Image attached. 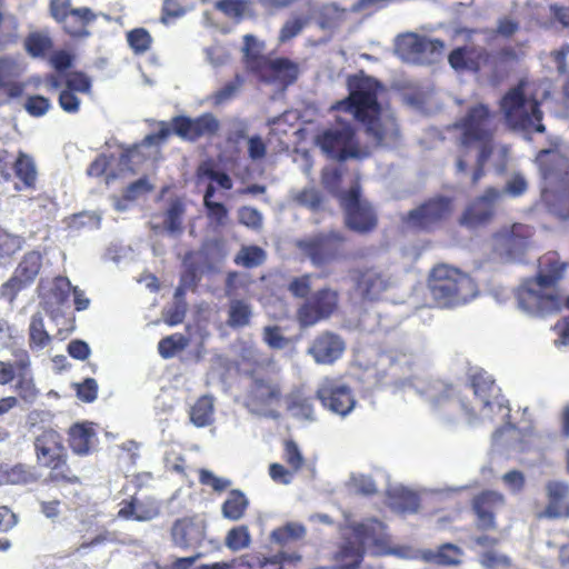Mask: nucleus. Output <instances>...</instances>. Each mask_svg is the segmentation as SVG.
Masks as SVG:
<instances>
[{"mask_svg":"<svg viewBox=\"0 0 569 569\" xmlns=\"http://www.w3.org/2000/svg\"><path fill=\"white\" fill-rule=\"evenodd\" d=\"M423 37L416 33H409L398 42L399 51L408 59L423 61L422 48Z\"/></svg>","mask_w":569,"mask_h":569,"instance_id":"nucleus-46","label":"nucleus"},{"mask_svg":"<svg viewBox=\"0 0 569 569\" xmlns=\"http://www.w3.org/2000/svg\"><path fill=\"white\" fill-rule=\"evenodd\" d=\"M239 222L251 229H260L262 226L261 213L252 207H241L238 211Z\"/></svg>","mask_w":569,"mask_h":569,"instance_id":"nucleus-64","label":"nucleus"},{"mask_svg":"<svg viewBox=\"0 0 569 569\" xmlns=\"http://www.w3.org/2000/svg\"><path fill=\"white\" fill-rule=\"evenodd\" d=\"M187 313V302H173L163 311V320L170 326H177L183 322Z\"/></svg>","mask_w":569,"mask_h":569,"instance_id":"nucleus-61","label":"nucleus"},{"mask_svg":"<svg viewBox=\"0 0 569 569\" xmlns=\"http://www.w3.org/2000/svg\"><path fill=\"white\" fill-rule=\"evenodd\" d=\"M97 19V14L88 7L73 9L61 22L63 31L74 39L88 38L91 33L88 26Z\"/></svg>","mask_w":569,"mask_h":569,"instance_id":"nucleus-28","label":"nucleus"},{"mask_svg":"<svg viewBox=\"0 0 569 569\" xmlns=\"http://www.w3.org/2000/svg\"><path fill=\"white\" fill-rule=\"evenodd\" d=\"M214 413V398L210 395L199 397L189 410L190 421L198 428L212 423Z\"/></svg>","mask_w":569,"mask_h":569,"instance_id":"nucleus-39","label":"nucleus"},{"mask_svg":"<svg viewBox=\"0 0 569 569\" xmlns=\"http://www.w3.org/2000/svg\"><path fill=\"white\" fill-rule=\"evenodd\" d=\"M312 274L305 273L299 277H295L288 283V291L292 297L306 300L312 292Z\"/></svg>","mask_w":569,"mask_h":569,"instance_id":"nucleus-55","label":"nucleus"},{"mask_svg":"<svg viewBox=\"0 0 569 569\" xmlns=\"http://www.w3.org/2000/svg\"><path fill=\"white\" fill-rule=\"evenodd\" d=\"M500 107L506 121L512 128L533 129L538 133L546 131L540 103L536 99L529 101L526 98L522 84L509 89L502 97Z\"/></svg>","mask_w":569,"mask_h":569,"instance_id":"nucleus-5","label":"nucleus"},{"mask_svg":"<svg viewBox=\"0 0 569 569\" xmlns=\"http://www.w3.org/2000/svg\"><path fill=\"white\" fill-rule=\"evenodd\" d=\"M50 64L58 71L63 72L73 64L74 56L67 50H57L48 56Z\"/></svg>","mask_w":569,"mask_h":569,"instance_id":"nucleus-63","label":"nucleus"},{"mask_svg":"<svg viewBox=\"0 0 569 569\" xmlns=\"http://www.w3.org/2000/svg\"><path fill=\"white\" fill-rule=\"evenodd\" d=\"M283 460L293 472L299 471L303 467L305 459L296 441L291 439L284 441Z\"/></svg>","mask_w":569,"mask_h":569,"instance_id":"nucleus-57","label":"nucleus"},{"mask_svg":"<svg viewBox=\"0 0 569 569\" xmlns=\"http://www.w3.org/2000/svg\"><path fill=\"white\" fill-rule=\"evenodd\" d=\"M216 193V187L209 183L203 194V206L207 210V217L209 221L216 227H224L229 221V211L227 207L221 203L213 201L212 198Z\"/></svg>","mask_w":569,"mask_h":569,"instance_id":"nucleus-38","label":"nucleus"},{"mask_svg":"<svg viewBox=\"0 0 569 569\" xmlns=\"http://www.w3.org/2000/svg\"><path fill=\"white\" fill-rule=\"evenodd\" d=\"M160 513V503L152 497L139 499L130 496L119 503L117 518L126 521L146 522L157 518Z\"/></svg>","mask_w":569,"mask_h":569,"instance_id":"nucleus-23","label":"nucleus"},{"mask_svg":"<svg viewBox=\"0 0 569 569\" xmlns=\"http://www.w3.org/2000/svg\"><path fill=\"white\" fill-rule=\"evenodd\" d=\"M196 177L199 182L202 180H210L224 190H230L233 187L230 176L223 171L217 170L212 160L202 161L197 167Z\"/></svg>","mask_w":569,"mask_h":569,"instance_id":"nucleus-43","label":"nucleus"},{"mask_svg":"<svg viewBox=\"0 0 569 569\" xmlns=\"http://www.w3.org/2000/svg\"><path fill=\"white\" fill-rule=\"evenodd\" d=\"M506 498L495 490H482L471 499V510L478 530L490 531L497 529L496 516L505 507Z\"/></svg>","mask_w":569,"mask_h":569,"instance_id":"nucleus-17","label":"nucleus"},{"mask_svg":"<svg viewBox=\"0 0 569 569\" xmlns=\"http://www.w3.org/2000/svg\"><path fill=\"white\" fill-rule=\"evenodd\" d=\"M569 263L557 251H548L538 260L535 277L527 279L516 292L519 307L530 315L543 316L562 309L563 295L557 289Z\"/></svg>","mask_w":569,"mask_h":569,"instance_id":"nucleus-2","label":"nucleus"},{"mask_svg":"<svg viewBox=\"0 0 569 569\" xmlns=\"http://www.w3.org/2000/svg\"><path fill=\"white\" fill-rule=\"evenodd\" d=\"M347 87L348 96L332 104V110L351 113L378 143L399 136V128L393 118H380L382 108L378 96L382 86L378 80L363 73L353 74L348 78Z\"/></svg>","mask_w":569,"mask_h":569,"instance_id":"nucleus-1","label":"nucleus"},{"mask_svg":"<svg viewBox=\"0 0 569 569\" xmlns=\"http://www.w3.org/2000/svg\"><path fill=\"white\" fill-rule=\"evenodd\" d=\"M79 93L73 92L69 89L63 88L58 98L60 108L67 113H78L81 107V100L78 97Z\"/></svg>","mask_w":569,"mask_h":569,"instance_id":"nucleus-60","label":"nucleus"},{"mask_svg":"<svg viewBox=\"0 0 569 569\" xmlns=\"http://www.w3.org/2000/svg\"><path fill=\"white\" fill-rule=\"evenodd\" d=\"M383 528L382 522L377 519H370L360 523H357L353 528V531L361 541L369 542L370 540H375L376 531L381 530Z\"/></svg>","mask_w":569,"mask_h":569,"instance_id":"nucleus-59","label":"nucleus"},{"mask_svg":"<svg viewBox=\"0 0 569 569\" xmlns=\"http://www.w3.org/2000/svg\"><path fill=\"white\" fill-rule=\"evenodd\" d=\"M295 200L300 206H303V207L308 208L309 210L316 212V211H319L322 209L325 198L320 190H318L313 187H310V188H305L301 191H299L297 193V196L295 197Z\"/></svg>","mask_w":569,"mask_h":569,"instance_id":"nucleus-52","label":"nucleus"},{"mask_svg":"<svg viewBox=\"0 0 569 569\" xmlns=\"http://www.w3.org/2000/svg\"><path fill=\"white\" fill-rule=\"evenodd\" d=\"M96 441L97 432L92 422H76L68 430L69 447L78 456L90 455Z\"/></svg>","mask_w":569,"mask_h":569,"instance_id":"nucleus-27","label":"nucleus"},{"mask_svg":"<svg viewBox=\"0 0 569 569\" xmlns=\"http://www.w3.org/2000/svg\"><path fill=\"white\" fill-rule=\"evenodd\" d=\"M214 9L234 22L254 20L258 17L254 0H218Z\"/></svg>","mask_w":569,"mask_h":569,"instance_id":"nucleus-31","label":"nucleus"},{"mask_svg":"<svg viewBox=\"0 0 569 569\" xmlns=\"http://www.w3.org/2000/svg\"><path fill=\"white\" fill-rule=\"evenodd\" d=\"M340 295L331 287L313 291L296 311L300 328H310L331 318L339 308Z\"/></svg>","mask_w":569,"mask_h":569,"instance_id":"nucleus-12","label":"nucleus"},{"mask_svg":"<svg viewBox=\"0 0 569 569\" xmlns=\"http://www.w3.org/2000/svg\"><path fill=\"white\" fill-rule=\"evenodd\" d=\"M64 88L79 94H90L92 90V81L90 77L82 71H73L66 76L63 81Z\"/></svg>","mask_w":569,"mask_h":569,"instance_id":"nucleus-50","label":"nucleus"},{"mask_svg":"<svg viewBox=\"0 0 569 569\" xmlns=\"http://www.w3.org/2000/svg\"><path fill=\"white\" fill-rule=\"evenodd\" d=\"M316 143L325 154L338 161L361 159L366 156L360 148L356 128L340 118L317 136Z\"/></svg>","mask_w":569,"mask_h":569,"instance_id":"nucleus-8","label":"nucleus"},{"mask_svg":"<svg viewBox=\"0 0 569 569\" xmlns=\"http://www.w3.org/2000/svg\"><path fill=\"white\" fill-rule=\"evenodd\" d=\"M68 453L49 460L43 467L49 470L44 481L53 485H81V479L68 463Z\"/></svg>","mask_w":569,"mask_h":569,"instance_id":"nucleus-33","label":"nucleus"},{"mask_svg":"<svg viewBox=\"0 0 569 569\" xmlns=\"http://www.w3.org/2000/svg\"><path fill=\"white\" fill-rule=\"evenodd\" d=\"M339 204L343 211L345 226L359 234H368L378 226V214L373 206L361 194L358 183L339 194Z\"/></svg>","mask_w":569,"mask_h":569,"instance_id":"nucleus-10","label":"nucleus"},{"mask_svg":"<svg viewBox=\"0 0 569 569\" xmlns=\"http://www.w3.org/2000/svg\"><path fill=\"white\" fill-rule=\"evenodd\" d=\"M453 211V198L437 194L408 211L402 221L412 230L432 232L442 227L451 218Z\"/></svg>","mask_w":569,"mask_h":569,"instance_id":"nucleus-9","label":"nucleus"},{"mask_svg":"<svg viewBox=\"0 0 569 569\" xmlns=\"http://www.w3.org/2000/svg\"><path fill=\"white\" fill-rule=\"evenodd\" d=\"M34 453L40 466H44L49 460H54L68 453L63 445L62 436L54 429H44L33 441Z\"/></svg>","mask_w":569,"mask_h":569,"instance_id":"nucleus-26","label":"nucleus"},{"mask_svg":"<svg viewBox=\"0 0 569 569\" xmlns=\"http://www.w3.org/2000/svg\"><path fill=\"white\" fill-rule=\"evenodd\" d=\"M14 378V391L17 396H6L0 398V419L19 406V400L34 402L39 396V390L31 371V361L27 352L17 361Z\"/></svg>","mask_w":569,"mask_h":569,"instance_id":"nucleus-15","label":"nucleus"},{"mask_svg":"<svg viewBox=\"0 0 569 569\" xmlns=\"http://www.w3.org/2000/svg\"><path fill=\"white\" fill-rule=\"evenodd\" d=\"M492 122L493 113L489 107L478 103L469 107L465 116L455 123V128L460 131L458 139L459 157L456 162L458 172L467 171L468 157L471 149L493 148L495 128Z\"/></svg>","mask_w":569,"mask_h":569,"instance_id":"nucleus-4","label":"nucleus"},{"mask_svg":"<svg viewBox=\"0 0 569 569\" xmlns=\"http://www.w3.org/2000/svg\"><path fill=\"white\" fill-rule=\"evenodd\" d=\"M531 237V228L523 223H513L510 228L502 229L495 236L499 251L511 261L523 259L530 246Z\"/></svg>","mask_w":569,"mask_h":569,"instance_id":"nucleus-18","label":"nucleus"},{"mask_svg":"<svg viewBox=\"0 0 569 569\" xmlns=\"http://www.w3.org/2000/svg\"><path fill=\"white\" fill-rule=\"evenodd\" d=\"M346 351V341L343 338L330 330L318 333L310 346L307 353L317 365H333Z\"/></svg>","mask_w":569,"mask_h":569,"instance_id":"nucleus-20","label":"nucleus"},{"mask_svg":"<svg viewBox=\"0 0 569 569\" xmlns=\"http://www.w3.org/2000/svg\"><path fill=\"white\" fill-rule=\"evenodd\" d=\"M189 338L182 333H172L158 343V352L163 359H170L189 346Z\"/></svg>","mask_w":569,"mask_h":569,"instance_id":"nucleus-45","label":"nucleus"},{"mask_svg":"<svg viewBox=\"0 0 569 569\" xmlns=\"http://www.w3.org/2000/svg\"><path fill=\"white\" fill-rule=\"evenodd\" d=\"M306 535V528L300 523L289 522L274 529L271 533L273 541L286 545L288 542L302 539Z\"/></svg>","mask_w":569,"mask_h":569,"instance_id":"nucleus-49","label":"nucleus"},{"mask_svg":"<svg viewBox=\"0 0 569 569\" xmlns=\"http://www.w3.org/2000/svg\"><path fill=\"white\" fill-rule=\"evenodd\" d=\"M450 67L456 71L480 72L483 68H492L495 57L486 48L462 46L455 48L448 56Z\"/></svg>","mask_w":569,"mask_h":569,"instance_id":"nucleus-21","label":"nucleus"},{"mask_svg":"<svg viewBox=\"0 0 569 569\" xmlns=\"http://www.w3.org/2000/svg\"><path fill=\"white\" fill-rule=\"evenodd\" d=\"M42 254L38 250L26 252L12 276L1 284L0 296L9 302H13L22 290L36 281L42 268Z\"/></svg>","mask_w":569,"mask_h":569,"instance_id":"nucleus-13","label":"nucleus"},{"mask_svg":"<svg viewBox=\"0 0 569 569\" xmlns=\"http://www.w3.org/2000/svg\"><path fill=\"white\" fill-rule=\"evenodd\" d=\"M243 83H244V78L240 73H237L231 81L224 83L219 90H217L213 93V96H212L213 103L219 106V104H222V103L231 100L232 98L236 97V94L238 93L240 88L243 86Z\"/></svg>","mask_w":569,"mask_h":569,"instance_id":"nucleus-53","label":"nucleus"},{"mask_svg":"<svg viewBox=\"0 0 569 569\" xmlns=\"http://www.w3.org/2000/svg\"><path fill=\"white\" fill-rule=\"evenodd\" d=\"M127 41L134 54H143L152 44V38L144 28H134L127 32Z\"/></svg>","mask_w":569,"mask_h":569,"instance_id":"nucleus-48","label":"nucleus"},{"mask_svg":"<svg viewBox=\"0 0 569 569\" xmlns=\"http://www.w3.org/2000/svg\"><path fill=\"white\" fill-rule=\"evenodd\" d=\"M268 363L256 360L251 369L246 370L250 379L247 393L248 406L266 409L279 403L283 397V388L279 379L269 370Z\"/></svg>","mask_w":569,"mask_h":569,"instance_id":"nucleus-11","label":"nucleus"},{"mask_svg":"<svg viewBox=\"0 0 569 569\" xmlns=\"http://www.w3.org/2000/svg\"><path fill=\"white\" fill-rule=\"evenodd\" d=\"M266 252L258 246L243 247L234 259L237 264L254 268L263 263Z\"/></svg>","mask_w":569,"mask_h":569,"instance_id":"nucleus-51","label":"nucleus"},{"mask_svg":"<svg viewBox=\"0 0 569 569\" xmlns=\"http://www.w3.org/2000/svg\"><path fill=\"white\" fill-rule=\"evenodd\" d=\"M50 106V100L43 96H30L24 103L27 112L32 117L44 116Z\"/></svg>","mask_w":569,"mask_h":569,"instance_id":"nucleus-62","label":"nucleus"},{"mask_svg":"<svg viewBox=\"0 0 569 569\" xmlns=\"http://www.w3.org/2000/svg\"><path fill=\"white\" fill-rule=\"evenodd\" d=\"M74 287L70 280L63 276H57L52 279L49 290L42 296L44 309L48 312H53L60 307L64 306L70 297Z\"/></svg>","mask_w":569,"mask_h":569,"instance_id":"nucleus-32","label":"nucleus"},{"mask_svg":"<svg viewBox=\"0 0 569 569\" xmlns=\"http://www.w3.org/2000/svg\"><path fill=\"white\" fill-rule=\"evenodd\" d=\"M307 20L301 17H296L283 23L279 31L278 40L280 43H286L297 37L305 28Z\"/></svg>","mask_w":569,"mask_h":569,"instance_id":"nucleus-58","label":"nucleus"},{"mask_svg":"<svg viewBox=\"0 0 569 569\" xmlns=\"http://www.w3.org/2000/svg\"><path fill=\"white\" fill-rule=\"evenodd\" d=\"M471 388L478 401V407L481 410L491 407L499 391L495 381L482 372H477L471 376Z\"/></svg>","mask_w":569,"mask_h":569,"instance_id":"nucleus-35","label":"nucleus"},{"mask_svg":"<svg viewBox=\"0 0 569 569\" xmlns=\"http://www.w3.org/2000/svg\"><path fill=\"white\" fill-rule=\"evenodd\" d=\"M251 538L247 526L230 529L226 537V546L232 551H239L250 545Z\"/></svg>","mask_w":569,"mask_h":569,"instance_id":"nucleus-54","label":"nucleus"},{"mask_svg":"<svg viewBox=\"0 0 569 569\" xmlns=\"http://www.w3.org/2000/svg\"><path fill=\"white\" fill-rule=\"evenodd\" d=\"M174 545L182 549L199 547L206 538V525L197 517H184L174 521L171 528Z\"/></svg>","mask_w":569,"mask_h":569,"instance_id":"nucleus-24","label":"nucleus"},{"mask_svg":"<svg viewBox=\"0 0 569 569\" xmlns=\"http://www.w3.org/2000/svg\"><path fill=\"white\" fill-rule=\"evenodd\" d=\"M252 317V308L250 303L242 299L231 300L228 309L227 325L230 328L239 329L247 327Z\"/></svg>","mask_w":569,"mask_h":569,"instance_id":"nucleus-44","label":"nucleus"},{"mask_svg":"<svg viewBox=\"0 0 569 569\" xmlns=\"http://www.w3.org/2000/svg\"><path fill=\"white\" fill-rule=\"evenodd\" d=\"M39 475L33 466L18 462L0 465V486H28L38 482Z\"/></svg>","mask_w":569,"mask_h":569,"instance_id":"nucleus-29","label":"nucleus"},{"mask_svg":"<svg viewBox=\"0 0 569 569\" xmlns=\"http://www.w3.org/2000/svg\"><path fill=\"white\" fill-rule=\"evenodd\" d=\"M429 293L438 308H452L469 302L478 293L476 281L449 264L433 267L428 276Z\"/></svg>","mask_w":569,"mask_h":569,"instance_id":"nucleus-3","label":"nucleus"},{"mask_svg":"<svg viewBox=\"0 0 569 569\" xmlns=\"http://www.w3.org/2000/svg\"><path fill=\"white\" fill-rule=\"evenodd\" d=\"M263 49V41H259L253 34L243 36V62L247 69L253 74H256L269 58L262 53Z\"/></svg>","mask_w":569,"mask_h":569,"instance_id":"nucleus-36","label":"nucleus"},{"mask_svg":"<svg viewBox=\"0 0 569 569\" xmlns=\"http://www.w3.org/2000/svg\"><path fill=\"white\" fill-rule=\"evenodd\" d=\"M249 500L246 495L238 489H233L228 493L227 499L221 506L222 516L231 521L241 519L248 509Z\"/></svg>","mask_w":569,"mask_h":569,"instance_id":"nucleus-41","label":"nucleus"},{"mask_svg":"<svg viewBox=\"0 0 569 569\" xmlns=\"http://www.w3.org/2000/svg\"><path fill=\"white\" fill-rule=\"evenodd\" d=\"M299 73L300 68L297 62L280 57L276 59L268 58L254 76L261 82L287 88L298 80Z\"/></svg>","mask_w":569,"mask_h":569,"instance_id":"nucleus-22","label":"nucleus"},{"mask_svg":"<svg viewBox=\"0 0 569 569\" xmlns=\"http://www.w3.org/2000/svg\"><path fill=\"white\" fill-rule=\"evenodd\" d=\"M548 503L546 508L537 515L538 519H560L569 518V487L559 481H549L547 483Z\"/></svg>","mask_w":569,"mask_h":569,"instance_id":"nucleus-25","label":"nucleus"},{"mask_svg":"<svg viewBox=\"0 0 569 569\" xmlns=\"http://www.w3.org/2000/svg\"><path fill=\"white\" fill-rule=\"evenodd\" d=\"M29 348L31 350H42L51 342V336L46 330L44 319L40 312L33 313L30 319L29 329Z\"/></svg>","mask_w":569,"mask_h":569,"instance_id":"nucleus-42","label":"nucleus"},{"mask_svg":"<svg viewBox=\"0 0 569 569\" xmlns=\"http://www.w3.org/2000/svg\"><path fill=\"white\" fill-rule=\"evenodd\" d=\"M316 398L323 408L342 417L349 415L357 402L349 386L337 383L333 380H326L317 389Z\"/></svg>","mask_w":569,"mask_h":569,"instance_id":"nucleus-19","label":"nucleus"},{"mask_svg":"<svg viewBox=\"0 0 569 569\" xmlns=\"http://www.w3.org/2000/svg\"><path fill=\"white\" fill-rule=\"evenodd\" d=\"M502 192L493 187L487 188L483 193L476 197L462 212L459 222L467 228L486 226L496 216V204Z\"/></svg>","mask_w":569,"mask_h":569,"instance_id":"nucleus-16","label":"nucleus"},{"mask_svg":"<svg viewBox=\"0 0 569 569\" xmlns=\"http://www.w3.org/2000/svg\"><path fill=\"white\" fill-rule=\"evenodd\" d=\"M353 289L362 301H379L391 284V276L377 266L358 267L351 270Z\"/></svg>","mask_w":569,"mask_h":569,"instance_id":"nucleus-14","label":"nucleus"},{"mask_svg":"<svg viewBox=\"0 0 569 569\" xmlns=\"http://www.w3.org/2000/svg\"><path fill=\"white\" fill-rule=\"evenodd\" d=\"M315 398L302 389H295L286 397L287 410L299 420L316 419Z\"/></svg>","mask_w":569,"mask_h":569,"instance_id":"nucleus-30","label":"nucleus"},{"mask_svg":"<svg viewBox=\"0 0 569 569\" xmlns=\"http://www.w3.org/2000/svg\"><path fill=\"white\" fill-rule=\"evenodd\" d=\"M13 171L26 189H34L37 183V167L31 156L19 151L14 162Z\"/></svg>","mask_w":569,"mask_h":569,"instance_id":"nucleus-37","label":"nucleus"},{"mask_svg":"<svg viewBox=\"0 0 569 569\" xmlns=\"http://www.w3.org/2000/svg\"><path fill=\"white\" fill-rule=\"evenodd\" d=\"M220 122L211 112H206L197 118L176 116L171 119V129L164 121L160 122V129L146 137L147 144H156L164 141L174 133L184 141L196 142L202 137L217 134Z\"/></svg>","mask_w":569,"mask_h":569,"instance_id":"nucleus-6","label":"nucleus"},{"mask_svg":"<svg viewBox=\"0 0 569 569\" xmlns=\"http://www.w3.org/2000/svg\"><path fill=\"white\" fill-rule=\"evenodd\" d=\"M53 47L54 42L48 30L31 31L23 39V49L32 59H47Z\"/></svg>","mask_w":569,"mask_h":569,"instance_id":"nucleus-34","label":"nucleus"},{"mask_svg":"<svg viewBox=\"0 0 569 569\" xmlns=\"http://www.w3.org/2000/svg\"><path fill=\"white\" fill-rule=\"evenodd\" d=\"M463 551L457 545L447 542L437 548L436 551H430L427 555V560L442 567H453L461 563Z\"/></svg>","mask_w":569,"mask_h":569,"instance_id":"nucleus-40","label":"nucleus"},{"mask_svg":"<svg viewBox=\"0 0 569 569\" xmlns=\"http://www.w3.org/2000/svg\"><path fill=\"white\" fill-rule=\"evenodd\" d=\"M342 180V172L336 167H325L321 170V183L326 190L339 199V187Z\"/></svg>","mask_w":569,"mask_h":569,"instance_id":"nucleus-56","label":"nucleus"},{"mask_svg":"<svg viewBox=\"0 0 569 569\" xmlns=\"http://www.w3.org/2000/svg\"><path fill=\"white\" fill-rule=\"evenodd\" d=\"M23 238L13 233L0 226V260L10 259L22 249Z\"/></svg>","mask_w":569,"mask_h":569,"instance_id":"nucleus-47","label":"nucleus"},{"mask_svg":"<svg viewBox=\"0 0 569 569\" xmlns=\"http://www.w3.org/2000/svg\"><path fill=\"white\" fill-rule=\"evenodd\" d=\"M347 237L336 230L319 232L298 241L299 250L318 269L327 268L348 258Z\"/></svg>","mask_w":569,"mask_h":569,"instance_id":"nucleus-7","label":"nucleus"}]
</instances>
